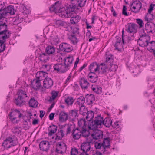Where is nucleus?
Returning a JSON list of instances; mask_svg holds the SVG:
<instances>
[{"label":"nucleus","instance_id":"1","mask_svg":"<svg viewBox=\"0 0 155 155\" xmlns=\"http://www.w3.org/2000/svg\"><path fill=\"white\" fill-rule=\"evenodd\" d=\"M61 5V3L59 1H57L51 5L49 10L51 12L60 13V16L61 17H63L64 16L67 17L68 15H67L66 13L69 9V8H70L71 4H68L64 6Z\"/></svg>","mask_w":155,"mask_h":155},{"label":"nucleus","instance_id":"2","mask_svg":"<svg viewBox=\"0 0 155 155\" xmlns=\"http://www.w3.org/2000/svg\"><path fill=\"white\" fill-rule=\"evenodd\" d=\"M76 9L77 10L79 9L78 8L77 5H76L74 3H71L70 8H69V9L68 10L66 13V15H68V16L66 17L65 16H64L63 17H65V18H71L70 20L71 23V24H76V25L78 26V25L77 23L80 21L81 17L78 15L74 16L75 14L74 11Z\"/></svg>","mask_w":155,"mask_h":155},{"label":"nucleus","instance_id":"3","mask_svg":"<svg viewBox=\"0 0 155 155\" xmlns=\"http://www.w3.org/2000/svg\"><path fill=\"white\" fill-rule=\"evenodd\" d=\"M112 121L109 118H106L104 119L101 115H98L95 118L94 124H92V126L97 128H101L102 126L104 125L107 127H109L111 125Z\"/></svg>","mask_w":155,"mask_h":155},{"label":"nucleus","instance_id":"4","mask_svg":"<svg viewBox=\"0 0 155 155\" xmlns=\"http://www.w3.org/2000/svg\"><path fill=\"white\" fill-rule=\"evenodd\" d=\"M77 127L74 129L72 131L73 138L75 140L79 139L82 136L84 137H88L90 133L88 130L85 129Z\"/></svg>","mask_w":155,"mask_h":155},{"label":"nucleus","instance_id":"5","mask_svg":"<svg viewBox=\"0 0 155 155\" xmlns=\"http://www.w3.org/2000/svg\"><path fill=\"white\" fill-rule=\"evenodd\" d=\"M87 116L86 118L88 122V127L90 129H95V127H94L92 126V124H94V122L95 120V118L97 117H95L94 118V120L93 119L94 117V114L93 111H89L87 112L86 113Z\"/></svg>","mask_w":155,"mask_h":155},{"label":"nucleus","instance_id":"6","mask_svg":"<svg viewBox=\"0 0 155 155\" xmlns=\"http://www.w3.org/2000/svg\"><path fill=\"white\" fill-rule=\"evenodd\" d=\"M17 141L16 140H14L10 137L7 138L2 144V146L8 149L12 146H14L16 145Z\"/></svg>","mask_w":155,"mask_h":155},{"label":"nucleus","instance_id":"7","mask_svg":"<svg viewBox=\"0 0 155 155\" xmlns=\"http://www.w3.org/2000/svg\"><path fill=\"white\" fill-rule=\"evenodd\" d=\"M55 152L58 153L63 154L65 153L67 148L66 144L63 142L57 143L56 144Z\"/></svg>","mask_w":155,"mask_h":155},{"label":"nucleus","instance_id":"8","mask_svg":"<svg viewBox=\"0 0 155 155\" xmlns=\"http://www.w3.org/2000/svg\"><path fill=\"white\" fill-rule=\"evenodd\" d=\"M53 67L54 70L57 73H64L70 69L65 64H63L62 63L56 64Z\"/></svg>","mask_w":155,"mask_h":155},{"label":"nucleus","instance_id":"9","mask_svg":"<svg viewBox=\"0 0 155 155\" xmlns=\"http://www.w3.org/2000/svg\"><path fill=\"white\" fill-rule=\"evenodd\" d=\"M91 142V140L90 141L84 142L81 144L80 147L81 150L83 152L81 153L80 155H89L87 153V152L90 150L91 149L90 143Z\"/></svg>","mask_w":155,"mask_h":155},{"label":"nucleus","instance_id":"10","mask_svg":"<svg viewBox=\"0 0 155 155\" xmlns=\"http://www.w3.org/2000/svg\"><path fill=\"white\" fill-rule=\"evenodd\" d=\"M100 65L101 66V69L99 72L98 75L99 77H103L104 76L107 75L108 73L110 70V68H108V66L104 63H101L100 64Z\"/></svg>","mask_w":155,"mask_h":155},{"label":"nucleus","instance_id":"11","mask_svg":"<svg viewBox=\"0 0 155 155\" xmlns=\"http://www.w3.org/2000/svg\"><path fill=\"white\" fill-rule=\"evenodd\" d=\"M60 50L63 52L68 53L73 50L72 46L67 43H62L59 45Z\"/></svg>","mask_w":155,"mask_h":155},{"label":"nucleus","instance_id":"12","mask_svg":"<svg viewBox=\"0 0 155 155\" xmlns=\"http://www.w3.org/2000/svg\"><path fill=\"white\" fill-rule=\"evenodd\" d=\"M125 29L128 32L136 33L137 29V25L134 23H128L125 26Z\"/></svg>","mask_w":155,"mask_h":155},{"label":"nucleus","instance_id":"13","mask_svg":"<svg viewBox=\"0 0 155 155\" xmlns=\"http://www.w3.org/2000/svg\"><path fill=\"white\" fill-rule=\"evenodd\" d=\"M96 129H94V133L91 134L93 138L96 140L102 138L103 136V131Z\"/></svg>","mask_w":155,"mask_h":155},{"label":"nucleus","instance_id":"14","mask_svg":"<svg viewBox=\"0 0 155 155\" xmlns=\"http://www.w3.org/2000/svg\"><path fill=\"white\" fill-rule=\"evenodd\" d=\"M39 147L41 150L46 151L49 149L50 143L48 141H42L40 143Z\"/></svg>","mask_w":155,"mask_h":155},{"label":"nucleus","instance_id":"15","mask_svg":"<svg viewBox=\"0 0 155 155\" xmlns=\"http://www.w3.org/2000/svg\"><path fill=\"white\" fill-rule=\"evenodd\" d=\"M146 29L148 32L153 33L155 31V24L152 22H147L145 25Z\"/></svg>","mask_w":155,"mask_h":155},{"label":"nucleus","instance_id":"16","mask_svg":"<svg viewBox=\"0 0 155 155\" xmlns=\"http://www.w3.org/2000/svg\"><path fill=\"white\" fill-rule=\"evenodd\" d=\"M106 61L104 63L108 66H111L113 62V56L109 52H107L105 54Z\"/></svg>","mask_w":155,"mask_h":155},{"label":"nucleus","instance_id":"17","mask_svg":"<svg viewBox=\"0 0 155 155\" xmlns=\"http://www.w3.org/2000/svg\"><path fill=\"white\" fill-rule=\"evenodd\" d=\"M54 82L50 78H45L43 81V86L47 89H48L51 87L53 85Z\"/></svg>","mask_w":155,"mask_h":155},{"label":"nucleus","instance_id":"18","mask_svg":"<svg viewBox=\"0 0 155 155\" xmlns=\"http://www.w3.org/2000/svg\"><path fill=\"white\" fill-rule=\"evenodd\" d=\"M41 79H34L31 81V87L35 90H37L40 89L41 87Z\"/></svg>","mask_w":155,"mask_h":155},{"label":"nucleus","instance_id":"19","mask_svg":"<svg viewBox=\"0 0 155 155\" xmlns=\"http://www.w3.org/2000/svg\"><path fill=\"white\" fill-rule=\"evenodd\" d=\"M150 39L140 38L138 40L137 42L139 45L141 47H145L147 46L148 41Z\"/></svg>","mask_w":155,"mask_h":155},{"label":"nucleus","instance_id":"20","mask_svg":"<svg viewBox=\"0 0 155 155\" xmlns=\"http://www.w3.org/2000/svg\"><path fill=\"white\" fill-rule=\"evenodd\" d=\"M14 102L17 106L20 107L25 104V99L18 96L15 99Z\"/></svg>","mask_w":155,"mask_h":155},{"label":"nucleus","instance_id":"21","mask_svg":"<svg viewBox=\"0 0 155 155\" xmlns=\"http://www.w3.org/2000/svg\"><path fill=\"white\" fill-rule=\"evenodd\" d=\"M88 76L90 79V81L92 83H96L98 80V76L94 72L90 71Z\"/></svg>","mask_w":155,"mask_h":155},{"label":"nucleus","instance_id":"22","mask_svg":"<svg viewBox=\"0 0 155 155\" xmlns=\"http://www.w3.org/2000/svg\"><path fill=\"white\" fill-rule=\"evenodd\" d=\"M7 25L5 22L0 21V35L4 34L8 31Z\"/></svg>","mask_w":155,"mask_h":155},{"label":"nucleus","instance_id":"23","mask_svg":"<svg viewBox=\"0 0 155 155\" xmlns=\"http://www.w3.org/2000/svg\"><path fill=\"white\" fill-rule=\"evenodd\" d=\"M64 64L69 68L72 65L74 58L72 56L64 58Z\"/></svg>","mask_w":155,"mask_h":155},{"label":"nucleus","instance_id":"24","mask_svg":"<svg viewBox=\"0 0 155 155\" xmlns=\"http://www.w3.org/2000/svg\"><path fill=\"white\" fill-rule=\"evenodd\" d=\"M100 66L96 62H94L91 64L89 68V70L91 71H94L95 72L99 71Z\"/></svg>","mask_w":155,"mask_h":155},{"label":"nucleus","instance_id":"25","mask_svg":"<svg viewBox=\"0 0 155 155\" xmlns=\"http://www.w3.org/2000/svg\"><path fill=\"white\" fill-rule=\"evenodd\" d=\"M3 10L5 12V14L9 13L11 15H13L15 14V10L14 9V7L11 5L8 6L6 8H4Z\"/></svg>","mask_w":155,"mask_h":155},{"label":"nucleus","instance_id":"26","mask_svg":"<svg viewBox=\"0 0 155 155\" xmlns=\"http://www.w3.org/2000/svg\"><path fill=\"white\" fill-rule=\"evenodd\" d=\"M67 26V24L65 22L60 20H57L54 24V26L55 27L60 28L62 27L65 28Z\"/></svg>","mask_w":155,"mask_h":155},{"label":"nucleus","instance_id":"27","mask_svg":"<svg viewBox=\"0 0 155 155\" xmlns=\"http://www.w3.org/2000/svg\"><path fill=\"white\" fill-rule=\"evenodd\" d=\"M68 117L67 113L64 112H61L59 115V120L61 122L65 121L68 120Z\"/></svg>","mask_w":155,"mask_h":155},{"label":"nucleus","instance_id":"28","mask_svg":"<svg viewBox=\"0 0 155 155\" xmlns=\"http://www.w3.org/2000/svg\"><path fill=\"white\" fill-rule=\"evenodd\" d=\"M57 130V127L56 125L52 124V125L50 126L48 129L49 131L48 135L50 136H51L56 132Z\"/></svg>","mask_w":155,"mask_h":155},{"label":"nucleus","instance_id":"29","mask_svg":"<svg viewBox=\"0 0 155 155\" xmlns=\"http://www.w3.org/2000/svg\"><path fill=\"white\" fill-rule=\"evenodd\" d=\"M78 110H70L69 113V115L70 118L72 120H74L78 116Z\"/></svg>","mask_w":155,"mask_h":155},{"label":"nucleus","instance_id":"30","mask_svg":"<svg viewBox=\"0 0 155 155\" xmlns=\"http://www.w3.org/2000/svg\"><path fill=\"white\" fill-rule=\"evenodd\" d=\"M55 52V48L53 46L49 45L45 48V52L49 55L54 54Z\"/></svg>","mask_w":155,"mask_h":155},{"label":"nucleus","instance_id":"31","mask_svg":"<svg viewBox=\"0 0 155 155\" xmlns=\"http://www.w3.org/2000/svg\"><path fill=\"white\" fill-rule=\"evenodd\" d=\"M110 137L104 138V140L102 142V149L103 150L104 149L105 150L106 148L110 146Z\"/></svg>","mask_w":155,"mask_h":155},{"label":"nucleus","instance_id":"32","mask_svg":"<svg viewBox=\"0 0 155 155\" xmlns=\"http://www.w3.org/2000/svg\"><path fill=\"white\" fill-rule=\"evenodd\" d=\"M48 55H49L46 52L41 53L39 55V59L41 61H43L46 62L50 58Z\"/></svg>","mask_w":155,"mask_h":155},{"label":"nucleus","instance_id":"33","mask_svg":"<svg viewBox=\"0 0 155 155\" xmlns=\"http://www.w3.org/2000/svg\"><path fill=\"white\" fill-rule=\"evenodd\" d=\"M12 115L14 117H16V118H20L21 117L22 114L20 111L17 109L14 110L12 111L9 113V115Z\"/></svg>","mask_w":155,"mask_h":155},{"label":"nucleus","instance_id":"34","mask_svg":"<svg viewBox=\"0 0 155 155\" xmlns=\"http://www.w3.org/2000/svg\"><path fill=\"white\" fill-rule=\"evenodd\" d=\"M86 121L84 118L80 119L78 121V128L87 129L86 125Z\"/></svg>","mask_w":155,"mask_h":155},{"label":"nucleus","instance_id":"35","mask_svg":"<svg viewBox=\"0 0 155 155\" xmlns=\"http://www.w3.org/2000/svg\"><path fill=\"white\" fill-rule=\"evenodd\" d=\"M85 98L87 102H90L92 104L93 103L95 99L94 96L91 94H88L86 95Z\"/></svg>","mask_w":155,"mask_h":155},{"label":"nucleus","instance_id":"36","mask_svg":"<svg viewBox=\"0 0 155 155\" xmlns=\"http://www.w3.org/2000/svg\"><path fill=\"white\" fill-rule=\"evenodd\" d=\"M83 83L81 81L80 82V86L82 89H86L88 87L89 83L88 82L87 80L84 78H82Z\"/></svg>","mask_w":155,"mask_h":155},{"label":"nucleus","instance_id":"37","mask_svg":"<svg viewBox=\"0 0 155 155\" xmlns=\"http://www.w3.org/2000/svg\"><path fill=\"white\" fill-rule=\"evenodd\" d=\"M17 94L19 97L25 99L27 98L28 96L26 92L22 90H20L18 91Z\"/></svg>","mask_w":155,"mask_h":155},{"label":"nucleus","instance_id":"38","mask_svg":"<svg viewBox=\"0 0 155 155\" xmlns=\"http://www.w3.org/2000/svg\"><path fill=\"white\" fill-rule=\"evenodd\" d=\"M29 104L30 106L32 107L36 108L38 104V101L34 98H31L30 100Z\"/></svg>","mask_w":155,"mask_h":155},{"label":"nucleus","instance_id":"39","mask_svg":"<svg viewBox=\"0 0 155 155\" xmlns=\"http://www.w3.org/2000/svg\"><path fill=\"white\" fill-rule=\"evenodd\" d=\"M74 100L71 96H68L65 99V101L68 106L72 105Z\"/></svg>","mask_w":155,"mask_h":155},{"label":"nucleus","instance_id":"40","mask_svg":"<svg viewBox=\"0 0 155 155\" xmlns=\"http://www.w3.org/2000/svg\"><path fill=\"white\" fill-rule=\"evenodd\" d=\"M95 146L96 149H100L99 151L104 153L105 151V150L102 149V143L101 144V143L96 142L95 143Z\"/></svg>","mask_w":155,"mask_h":155},{"label":"nucleus","instance_id":"41","mask_svg":"<svg viewBox=\"0 0 155 155\" xmlns=\"http://www.w3.org/2000/svg\"><path fill=\"white\" fill-rule=\"evenodd\" d=\"M75 1L78 2V4L77 5L80 8L84 6L87 0H74Z\"/></svg>","mask_w":155,"mask_h":155},{"label":"nucleus","instance_id":"42","mask_svg":"<svg viewBox=\"0 0 155 155\" xmlns=\"http://www.w3.org/2000/svg\"><path fill=\"white\" fill-rule=\"evenodd\" d=\"M149 46V48H150V50H151L153 51V52L155 50V41H151L148 42V45L147 46Z\"/></svg>","mask_w":155,"mask_h":155},{"label":"nucleus","instance_id":"43","mask_svg":"<svg viewBox=\"0 0 155 155\" xmlns=\"http://www.w3.org/2000/svg\"><path fill=\"white\" fill-rule=\"evenodd\" d=\"M139 35L140 36V38L150 39V37L146 33L144 30H141L140 31Z\"/></svg>","mask_w":155,"mask_h":155},{"label":"nucleus","instance_id":"44","mask_svg":"<svg viewBox=\"0 0 155 155\" xmlns=\"http://www.w3.org/2000/svg\"><path fill=\"white\" fill-rule=\"evenodd\" d=\"M132 5H135L137 9L140 10L142 7V4L139 1H134L131 4Z\"/></svg>","mask_w":155,"mask_h":155},{"label":"nucleus","instance_id":"45","mask_svg":"<svg viewBox=\"0 0 155 155\" xmlns=\"http://www.w3.org/2000/svg\"><path fill=\"white\" fill-rule=\"evenodd\" d=\"M5 41H0V53L3 52L5 50V45L4 44Z\"/></svg>","mask_w":155,"mask_h":155},{"label":"nucleus","instance_id":"46","mask_svg":"<svg viewBox=\"0 0 155 155\" xmlns=\"http://www.w3.org/2000/svg\"><path fill=\"white\" fill-rule=\"evenodd\" d=\"M69 38L74 45L77 44L78 42V40L75 35H71L70 37Z\"/></svg>","mask_w":155,"mask_h":155},{"label":"nucleus","instance_id":"47","mask_svg":"<svg viewBox=\"0 0 155 155\" xmlns=\"http://www.w3.org/2000/svg\"><path fill=\"white\" fill-rule=\"evenodd\" d=\"M77 102H78V104H80V103L82 105L81 106H84V104L85 102V98L82 96H81L77 99Z\"/></svg>","mask_w":155,"mask_h":155},{"label":"nucleus","instance_id":"48","mask_svg":"<svg viewBox=\"0 0 155 155\" xmlns=\"http://www.w3.org/2000/svg\"><path fill=\"white\" fill-rule=\"evenodd\" d=\"M78 153L79 151L76 148H73L71 149V155H78Z\"/></svg>","mask_w":155,"mask_h":155},{"label":"nucleus","instance_id":"49","mask_svg":"<svg viewBox=\"0 0 155 155\" xmlns=\"http://www.w3.org/2000/svg\"><path fill=\"white\" fill-rule=\"evenodd\" d=\"M136 22L139 25L140 28H141L143 26L144 23L142 19H137Z\"/></svg>","mask_w":155,"mask_h":155},{"label":"nucleus","instance_id":"50","mask_svg":"<svg viewBox=\"0 0 155 155\" xmlns=\"http://www.w3.org/2000/svg\"><path fill=\"white\" fill-rule=\"evenodd\" d=\"M44 73H43V71H40L37 72L36 75V78L38 79H40L41 78L43 77V74Z\"/></svg>","mask_w":155,"mask_h":155},{"label":"nucleus","instance_id":"51","mask_svg":"<svg viewBox=\"0 0 155 155\" xmlns=\"http://www.w3.org/2000/svg\"><path fill=\"white\" fill-rule=\"evenodd\" d=\"M127 9V7L126 6L124 5L123 6L122 10V14L125 16H128L129 15L128 13H127L126 10Z\"/></svg>","mask_w":155,"mask_h":155},{"label":"nucleus","instance_id":"52","mask_svg":"<svg viewBox=\"0 0 155 155\" xmlns=\"http://www.w3.org/2000/svg\"><path fill=\"white\" fill-rule=\"evenodd\" d=\"M6 33H4V34H1L0 35V39H2V40L5 41V39L8 38L7 35Z\"/></svg>","mask_w":155,"mask_h":155},{"label":"nucleus","instance_id":"53","mask_svg":"<svg viewBox=\"0 0 155 155\" xmlns=\"http://www.w3.org/2000/svg\"><path fill=\"white\" fill-rule=\"evenodd\" d=\"M155 6V4L152 3L150 5L149 9H148V12L149 14H150L152 10H153L154 7Z\"/></svg>","mask_w":155,"mask_h":155},{"label":"nucleus","instance_id":"54","mask_svg":"<svg viewBox=\"0 0 155 155\" xmlns=\"http://www.w3.org/2000/svg\"><path fill=\"white\" fill-rule=\"evenodd\" d=\"M51 94L52 95L51 97H53V99H55L58 95V92L55 91H53L51 92Z\"/></svg>","mask_w":155,"mask_h":155},{"label":"nucleus","instance_id":"55","mask_svg":"<svg viewBox=\"0 0 155 155\" xmlns=\"http://www.w3.org/2000/svg\"><path fill=\"white\" fill-rule=\"evenodd\" d=\"M79 28L78 26L75 27L72 30L73 34H78L79 33Z\"/></svg>","mask_w":155,"mask_h":155},{"label":"nucleus","instance_id":"56","mask_svg":"<svg viewBox=\"0 0 155 155\" xmlns=\"http://www.w3.org/2000/svg\"><path fill=\"white\" fill-rule=\"evenodd\" d=\"M61 134L62 136H59L56 134L55 140H61L62 138L64 136V134H63L62 133Z\"/></svg>","mask_w":155,"mask_h":155},{"label":"nucleus","instance_id":"57","mask_svg":"<svg viewBox=\"0 0 155 155\" xmlns=\"http://www.w3.org/2000/svg\"><path fill=\"white\" fill-rule=\"evenodd\" d=\"M23 11L22 12L25 14H28L29 13V11L27 9L25 6H24L23 7Z\"/></svg>","mask_w":155,"mask_h":155},{"label":"nucleus","instance_id":"58","mask_svg":"<svg viewBox=\"0 0 155 155\" xmlns=\"http://www.w3.org/2000/svg\"><path fill=\"white\" fill-rule=\"evenodd\" d=\"M111 67L114 68V69H111V71H114V72L116 71L117 70V65L115 64H111V66H110Z\"/></svg>","mask_w":155,"mask_h":155},{"label":"nucleus","instance_id":"59","mask_svg":"<svg viewBox=\"0 0 155 155\" xmlns=\"http://www.w3.org/2000/svg\"><path fill=\"white\" fill-rule=\"evenodd\" d=\"M54 115H55V113H51L50 114V115H49V119L50 120H53L54 117Z\"/></svg>","mask_w":155,"mask_h":155},{"label":"nucleus","instance_id":"60","mask_svg":"<svg viewBox=\"0 0 155 155\" xmlns=\"http://www.w3.org/2000/svg\"><path fill=\"white\" fill-rule=\"evenodd\" d=\"M96 93L97 94H100L102 92V89L101 87H97Z\"/></svg>","mask_w":155,"mask_h":155},{"label":"nucleus","instance_id":"61","mask_svg":"<svg viewBox=\"0 0 155 155\" xmlns=\"http://www.w3.org/2000/svg\"><path fill=\"white\" fill-rule=\"evenodd\" d=\"M39 120L38 119H34L32 122V124L33 125H35L38 124V123Z\"/></svg>","mask_w":155,"mask_h":155},{"label":"nucleus","instance_id":"62","mask_svg":"<svg viewBox=\"0 0 155 155\" xmlns=\"http://www.w3.org/2000/svg\"><path fill=\"white\" fill-rule=\"evenodd\" d=\"M45 113V112L43 110H41L40 111V117L41 118H42L43 116H44V115Z\"/></svg>","mask_w":155,"mask_h":155},{"label":"nucleus","instance_id":"63","mask_svg":"<svg viewBox=\"0 0 155 155\" xmlns=\"http://www.w3.org/2000/svg\"><path fill=\"white\" fill-rule=\"evenodd\" d=\"M79 62V58H77L76 60V61L74 63V67L73 68L75 69L77 66L78 64V63Z\"/></svg>","mask_w":155,"mask_h":155},{"label":"nucleus","instance_id":"64","mask_svg":"<svg viewBox=\"0 0 155 155\" xmlns=\"http://www.w3.org/2000/svg\"><path fill=\"white\" fill-rule=\"evenodd\" d=\"M87 63H84V65L82 66L79 69V72H81L82 70L84 69V68H85V67L87 66Z\"/></svg>","mask_w":155,"mask_h":155}]
</instances>
